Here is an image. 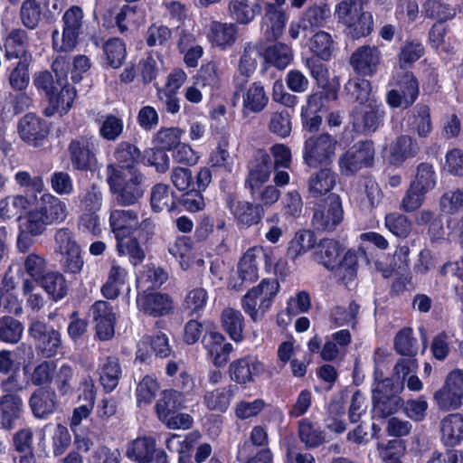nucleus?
<instances>
[{
    "label": "nucleus",
    "instance_id": "obj_1",
    "mask_svg": "<svg viewBox=\"0 0 463 463\" xmlns=\"http://www.w3.org/2000/svg\"><path fill=\"white\" fill-rule=\"evenodd\" d=\"M109 227L113 232L119 255H128L134 266L141 264L146 254L142 245L152 239L155 225L150 218L138 222L137 212L131 209L110 211Z\"/></svg>",
    "mask_w": 463,
    "mask_h": 463
},
{
    "label": "nucleus",
    "instance_id": "obj_2",
    "mask_svg": "<svg viewBox=\"0 0 463 463\" xmlns=\"http://www.w3.org/2000/svg\"><path fill=\"white\" fill-rule=\"evenodd\" d=\"M360 258L367 259L363 246L345 250V246L334 238L320 239L311 252L314 262L348 281L356 278Z\"/></svg>",
    "mask_w": 463,
    "mask_h": 463
},
{
    "label": "nucleus",
    "instance_id": "obj_3",
    "mask_svg": "<svg viewBox=\"0 0 463 463\" xmlns=\"http://www.w3.org/2000/svg\"><path fill=\"white\" fill-rule=\"evenodd\" d=\"M106 173L107 183L117 205L131 206L138 203L146 190V177L140 171L125 173L109 164Z\"/></svg>",
    "mask_w": 463,
    "mask_h": 463
},
{
    "label": "nucleus",
    "instance_id": "obj_4",
    "mask_svg": "<svg viewBox=\"0 0 463 463\" xmlns=\"http://www.w3.org/2000/svg\"><path fill=\"white\" fill-rule=\"evenodd\" d=\"M33 83L40 94H43L49 100L53 110L61 116L71 109L76 98V90L71 85H65L52 72L48 70L37 71L33 74Z\"/></svg>",
    "mask_w": 463,
    "mask_h": 463
},
{
    "label": "nucleus",
    "instance_id": "obj_5",
    "mask_svg": "<svg viewBox=\"0 0 463 463\" xmlns=\"http://www.w3.org/2000/svg\"><path fill=\"white\" fill-rule=\"evenodd\" d=\"M307 203L312 212L311 227L317 233H332L343 222L344 209L338 194L331 193Z\"/></svg>",
    "mask_w": 463,
    "mask_h": 463
},
{
    "label": "nucleus",
    "instance_id": "obj_6",
    "mask_svg": "<svg viewBox=\"0 0 463 463\" xmlns=\"http://www.w3.org/2000/svg\"><path fill=\"white\" fill-rule=\"evenodd\" d=\"M99 141L94 135L83 134L71 138L67 146L71 171L75 174H94L99 168Z\"/></svg>",
    "mask_w": 463,
    "mask_h": 463
},
{
    "label": "nucleus",
    "instance_id": "obj_7",
    "mask_svg": "<svg viewBox=\"0 0 463 463\" xmlns=\"http://www.w3.org/2000/svg\"><path fill=\"white\" fill-rule=\"evenodd\" d=\"M335 13L353 39L367 37L373 31V14L364 11L361 0H342L336 5Z\"/></svg>",
    "mask_w": 463,
    "mask_h": 463
},
{
    "label": "nucleus",
    "instance_id": "obj_8",
    "mask_svg": "<svg viewBox=\"0 0 463 463\" xmlns=\"http://www.w3.org/2000/svg\"><path fill=\"white\" fill-rule=\"evenodd\" d=\"M279 287L277 279L265 278L242 297V309L252 321L256 322L260 319L271 307L279 291Z\"/></svg>",
    "mask_w": 463,
    "mask_h": 463
},
{
    "label": "nucleus",
    "instance_id": "obj_9",
    "mask_svg": "<svg viewBox=\"0 0 463 463\" xmlns=\"http://www.w3.org/2000/svg\"><path fill=\"white\" fill-rule=\"evenodd\" d=\"M389 85L392 89L386 92L385 101L391 109H410L420 93V81L411 71L397 72Z\"/></svg>",
    "mask_w": 463,
    "mask_h": 463
},
{
    "label": "nucleus",
    "instance_id": "obj_10",
    "mask_svg": "<svg viewBox=\"0 0 463 463\" xmlns=\"http://www.w3.org/2000/svg\"><path fill=\"white\" fill-rule=\"evenodd\" d=\"M84 13L80 5L70 6L62 14L61 42L59 43V31L52 33V47L59 52H69L74 50L79 43L82 33Z\"/></svg>",
    "mask_w": 463,
    "mask_h": 463
},
{
    "label": "nucleus",
    "instance_id": "obj_11",
    "mask_svg": "<svg viewBox=\"0 0 463 463\" xmlns=\"http://www.w3.org/2000/svg\"><path fill=\"white\" fill-rule=\"evenodd\" d=\"M336 145L335 137L328 133L311 135L304 142V163L312 168L330 165L335 154Z\"/></svg>",
    "mask_w": 463,
    "mask_h": 463
},
{
    "label": "nucleus",
    "instance_id": "obj_12",
    "mask_svg": "<svg viewBox=\"0 0 463 463\" xmlns=\"http://www.w3.org/2000/svg\"><path fill=\"white\" fill-rule=\"evenodd\" d=\"M375 147L371 139L359 140L344 152L339 159L338 165L342 175L352 176L363 168H371L374 165Z\"/></svg>",
    "mask_w": 463,
    "mask_h": 463
},
{
    "label": "nucleus",
    "instance_id": "obj_13",
    "mask_svg": "<svg viewBox=\"0 0 463 463\" xmlns=\"http://www.w3.org/2000/svg\"><path fill=\"white\" fill-rule=\"evenodd\" d=\"M28 333L42 356L52 358L62 352L61 335L52 326L34 320L30 324Z\"/></svg>",
    "mask_w": 463,
    "mask_h": 463
},
{
    "label": "nucleus",
    "instance_id": "obj_14",
    "mask_svg": "<svg viewBox=\"0 0 463 463\" xmlns=\"http://www.w3.org/2000/svg\"><path fill=\"white\" fill-rule=\"evenodd\" d=\"M390 380L381 389H372L373 411L378 417L386 419L401 410L403 399L399 395L402 384L391 387Z\"/></svg>",
    "mask_w": 463,
    "mask_h": 463
},
{
    "label": "nucleus",
    "instance_id": "obj_15",
    "mask_svg": "<svg viewBox=\"0 0 463 463\" xmlns=\"http://www.w3.org/2000/svg\"><path fill=\"white\" fill-rule=\"evenodd\" d=\"M202 345L217 368L227 364L230 354L233 351L232 345L226 341L225 336L219 332L218 326L214 323L206 325Z\"/></svg>",
    "mask_w": 463,
    "mask_h": 463
},
{
    "label": "nucleus",
    "instance_id": "obj_16",
    "mask_svg": "<svg viewBox=\"0 0 463 463\" xmlns=\"http://www.w3.org/2000/svg\"><path fill=\"white\" fill-rule=\"evenodd\" d=\"M136 304L141 313L154 318L169 316L175 309L173 298L169 294L154 289L137 292Z\"/></svg>",
    "mask_w": 463,
    "mask_h": 463
},
{
    "label": "nucleus",
    "instance_id": "obj_17",
    "mask_svg": "<svg viewBox=\"0 0 463 463\" xmlns=\"http://www.w3.org/2000/svg\"><path fill=\"white\" fill-rule=\"evenodd\" d=\"M0 51L3 52L5 62L33 61L30 37L22 28H13L3 36Z\"/></svg>",
    "mask_w": 463,
    "mask_h": 463
},
{
    "label": "nucleus",
    "instance_id": "obj_18",
    "mask_svg": "<svg viewBox=\"0 0 463 463\" xmlns=\"http://www.w3.org/2000/svg\"><path fill=\"white\" fill-rule=\"evenodd\" d=\"M17 130L25 144L33 147H41L48 141L51 128L44 118L29 112L20 118Z\"/></svg>",
    "mask_w": 463,
    "mask_h": 463
},
{
    "label": "nucleus",
    "instance_id": "obj_19",
    "mask_svg": "<svg viewBox=\"0 0 463 463\" xmlns=\"http://www.w3.org/2000/svg\"><path fill=\"white\" fill-rule=\"evenodd\" d=\"M434 399L441 410L459 408L463 400V370L451 371L446 377L444 385L435 392Z\"/></svg>",
    "mask_w": 463,
    "mask_h": 463
},
{
    "label": "nucleus",
    "instance_id": "obj_20",
    "mask_svg": "<svg viewBox=\"0 0 463 463\" xmlns=\"http://www.w3.org/2000/svg\"><path fill=\"white\" fill-rule=\"evenodd\" d=\"M264 370V364L256 356L246 355L233 360L229 365L228 373L235 385L246 388L248 384L254 383Z\"/></svg>",
    "mask_w": 463,
    "mask_h": 463
},
{
    "label": "nucleus",
    "instance_id": "obj_21",
    "mask_svg": "<svg viewBox=\"0 0 463 463\" xmlns=\"http://www.w3.org/2000/svg\"><path fill=\"white\" fill-rule=\"evenodd\" d=\"M90 42L96 48L102 49V66L118 69L126 61L128 52L126 43L119 37H110L107 40L99 34L90 36Z\"/></svg>",
    "mask_w": 463,
    "mask_h": 463
},
{
    "label": "nucleus",
    "instance_id": "obj_22",
    "mask_svg": "<svg viewBox=\"0 0 463 463\" xmlns=\"http://www.w3.org/2000/svg\"><path fill=\"white\" fill-rule=\"evenodd\" d=\"M384 107L381 100L372 99L369 103L360 105L354 112V127L365 134L375 132L383 125Z\"/></svg>",
    "mask_w": 463,
    "mask_h": 463
},
{
    "label": "nucleus",
    "instance_id": "obj_23",
    "mask_svg": "<svg viewBox=\"0 0 463 463\" xmlns=\"http://www.w3.org/2000/svg\"><path fill=\"white\" fill-rule=\"evenodd\" d=\"M382 61V52L375 45L364 44L355 49L350 56V65L354 73L362 77L376 74Z\"/></svg>",
    "mask_w": 463,
    "mask_h": 463
},
{
    "label": "nucleus",
    "instance_id": "obj_24",
    "mask_svg": "<svg viewBox=\"0 0 463 463\" xmlns=\"http://www.w3.org/2000/svg\"><path fill=\"white\" fill-rule=\"evenodd\" d=\"M212 181V171L202 167L195 175V186L185 190L179 200L180 204L190 213H197L204 209L205 202L203 192Z\"/></svg>",
    "mask_w": 463,
    "mask_h": 463
},
{
    "label": "nucleus",
    "instance_id": "obj_25",
    "mask_svg": "<svg viewBox=\"0 0 463 463\" xmlns=\"http://www.w3.org/2000/svg\"><path fill=\"white\" fill-rule=\"evenodd\" d=\"M95 322L96 335L100 341L111 339L115 334L116 314L111 304L106 300H97L90 307Z\"/></svg>",
    "mask_w": 463,
    "mask_h": 463
},
{
    "label": "nucleus",
    "instance_id": "obj_26",
    "mask_svg": "<svg viewBox=\"0 0 463 463\" xmlns=\"http://www.w3.org/2000/svg\"><path fill=\"white\" fill-rule=\"evenodd\" d=\"M29 406L36 419L47 420L59 407L55 390L49 385L35 389L29 399Z\"/></svg>",
    "mask_w": 463,
    "mask_h": 463
},
{
    "label": "nucleus",
    "instance_id": "obj_27",
    "mask_svg": "<svg viewBox=\"0 0 463 463\" xmlns=\"http://www.w3.org/2000/svg\"><path fill=\"white\" fill-rule=\"evenodd\" d=\"M272 170V160L265 151H260L254 156L245 180V187L250 189L254 196L262 185L269 180Z\"/></svg>",
    "mask_w": 463,
    "mask_h": 463
},
{
    "label": "nucleus",
    "instance_id": "obj_28",
    "mask_svg": "<svg viewBox=\"0 0 463 463\" xmlns=\"http://www.w3.org/2000/svg\"><path fill=\"white\" fill-rule=\"evenodd\" d=\"M24 412V402L18 393H5L0 396V429L13 430L22 420Z\"/></svg>",
    "mask_w": 463,
    "mask_h": 463
},
{
    "label": "nucleus",
    "instance_id": "obj_29",
    "mask_svg": "<svg viewBox=\"0 0 463 463\" xmlns=\"http://www.w3.org/2000/svg\"><path fill=\"white\" fill-rule=\"evenodd\" d=\"M33 432L30 428L20 429L13 435L11 449L14 463H36L33 448Z\"/></svg>",
    "mask_w": 463,
    "mask_h": 463
},
{
    "label": "nucleus",
    "instance_id": "obj_30",
    "mask_svg": "<svg viewBox=\"0 0 463 463\" xmlns=\"http://www.w3.org/2000/svg\"><path fill=\"white\" fill-rule=\"evenodd\" d=\"M238 38V26L233 23H222L212 21L210 24L207 39L213 46L221 50L231 48Z\"/></svg>",
    "mask_w": 463,
    "mask_h": 463
},
{
    "label": "nucleus",
    "instance_id": "obj_31",
    "mask_svg": "<svg viewBox=\"0 0 463 463\" xmlns=\"http://www.w3.org/2000/svg\"><path fill=\"white\" fill-rule=\"evenodd\" d=\"M269 96L260 81H254L242 94L241 114L248 118L262 112L269 103Z\"/></svg>",
    "mask_w": 463,
    "mask_h": 463
},
{
    "label": "nucleus",
    "instance_id": "obj_32",
    "mask_svg": "<svg viewBox=\"0 0 463 463\" xmlns=\"http://www.w3.org/2000/svg\"><path fill=\"white\" fill-rule=\"evenodd\" d=\"M113 156L116 167L123 172L140 171L137 166L141 162L142 155L140 149L128 141H121L114 150Z\"/></svg>",
    "mask_w": 463,
    "mask_h": 463
},
{
    "label": "nucleus",
    "instance_id": "obj_33",
    "mask_svg": "<svg viewBox=\"0 0 463 463\" xmlns=\"http://www.w3.org/2000/svg\"><path fill=\"white\" fill-rule=\"evenodd\" d=\"M231 212L239 226L250 227L260 222L264 216L263 206L246 201H238L231 206Z\"/></svg>",
    "mask_w": 463,
    "mask_h": 463
},
{
    "label": "nucleus",
    "instance_id": "obj_34",
    "mask_svg": "<svg viewBox=\"0 0 463 463\" xmlns=\"http://www.w3.org/2000/svg\"><path fill=\"white\" fill-rule=\"evenodd\" d=\"M185 396L175 389H165L160 392L159 399L155 404V411L158 420H165L174 412H177L185 406Z\"/></svg>",
    "mask_w": 463,
    "mask_h": 463
},
{
    "label": "nucleus",
    "instance_id": "obj_35",
    "mask_svg": "<svg viewBox=\"0 0 463 463\" xmlns=\"http://www.w3.org/2000/svg\"><path fill=\"white\" fill-rule=\"evenodd\" d=\"M53 302L63 299L69 292V283L60 271H48L37 282Z\"/></svg>",
    "mask_w": 463,
    "mask_h": 463
},
{
    "label": "nucleus",
    "instance_id": "obj_36",
    "mask_svg": "<svg viewBox=\"0 0 463 463\" xmlns=\"http://www.w3.org/2000/svg\"><path fill=\"white\" fill-rule=\"evenodd\" d=\"M419 152L415 139L407 135H401L390 146L389 162L395 166L402 165L408 158L414 157Z\"/></svg>",
    "mask_w": 463,
    "mask_h": 463
},
{
    "label": "nucleus",
    "instance_id": "obj_37",
    "mask_svg": "<svg viewBox=\"0 0 463 463\" xmlns=\"http://www.w3.org/2000/svg\"><path fill=\"white\" fill-rule=\"evenodd\" d=\"M237 391L238 386L231 383L224 387H219L211 392H206L203 396V403L210 411L224 413L229 409L231 402Z\"/></svg>",
    "mask_w": 463,
    "mask_h": 463
},
{
    "label": "nucleus",
    "instance_id": "obj_38",
    "mask_svg": "<svg viewBox=\"0 0 463 463\" xmlns=\"http://www.w3.org/2000/svg\"><path fill=\"white\" fill-rule=\"evenodd\" d=\"M337 175L329 168H322L315 175H311L308 180L309 196L313 200L324 198L323 195L331 194V190L335 187Z\"/></svg>",
    "mask_w": 463,
    "mask_h": 463
},
{
    "label": "nucleus",
    "instance_id": "obj_39",
    "mask_svg": "<svg viewBox=\"0 0 463 463\" xmlns=\"http://www.w3.org/2000/svg\"><path fill=\"white\" fill-rule=\"evenodd\" d=\"M441 441L447 447H455L463 440V415L450 413L441 420Z\"/></svg>",
    "mask_w": 463,
    "mask_h": 463
},
{
    "label": "nucleus",
    "instance_id": "obj_40",
    "mask_svg": "<svg viewBox=\"0 0 463 463\" xmlns=\"http://www.w3.org/2000/svg\"><path fill=\"white\" fill-rule=\"evenodd\" d=\"M272 3L265 4V14L262 17V24L267 26V33L271 34L275 40L279 39L285 29L288 16L287 13L281 8Z\"/></svg>",
    "mask_w": 463,
    "mask_h": 463
},
{
    "label": "nucleus",
    "instance_id": "obj_41",
    "mask_svg": "<svg viewBox=\"0 0 463 463\" xmlns=\"http://www.w3.org/2000/svg\"><path fill=\"white\" fill-rule=\"evenodd\" d=\"M425 46L420 39H406L397 53L400 69L410 71L414 63L425 55Z\"/></svg>",
    "mask_w": 463,
    "mask_h": 463
},
{
    "label": "nucleus",
    "instance_id": "obj_42",
    "mask_svg": "<svg viewBox=\"0 0 463 463\" xmlns=\"http://www.w3.org/2000/svg\"><path fill=\"white\" fill-rule=\"evenodd\" d=\"M99 383L107 393L113 392L118 385L122 375L119 359L108 356L99 368Z\"/></svg>",
    "mask_w": 463,
    "mask_h": 463
},
{
    "label": "nucleus",
    "instance_id": "obj_43",
    "mask_svg": "<svg viewBox=\"0 0 463 463\" xmlns=\"http://www.w3.org/2000/svg\"><path fill=\"white\" fill-rule=\"evenodd\" d=\"M33 61H11L6 67V77L13 90H26L30 84V66Z\"/></svg>",
    "mask_w": 463,
    "mask_h": 463
},
{
    "label": "nucleus",
    "instance_id": "obj_44",
    "mask_svg": "<svg viewBox=\"0 0 463 463\" xmlns=\"http://www.w3.org/2000/svg\"><path fill=\"white\" fill-rule=\"evenodd\" d=\"M157 451H159V449H156L155 438L145 436L137 438L129 443L127 456L128 458L135 459L138 463H147Z\"/></svg>",
    "mask_w": 463,
    "mask_h": 463
},
{
    "label": "nucleus",
    "instance_id": "obj_45",
    "mask_svg": "<svg viewBox=\"0 0 463 463\" xmlns=\"http://www.w3.org/2000/svg\"><path fill=\"white\" fill-rule=\"evenodd\" d=\"M33 199L25 195L6 197L0 201V218L6 221L13 218L20 220L27 213Z\"/></svg>",
    "mask_w": 463,
    "mask_h": 463
},
{
    "label": "nucleus",
    "instance_id": "obj_46",
    "mask_svg": "<svg viewBox=\"0 0 463 463\" xmlns=\"http://www.w3.org/2000/svg\"><path fill=\"white\" fill-rule=\"evenodd\" d=\"M298 437L307 449H316L326 442V432L308 418L298 422Z\"/></svg>",
    "mask_w": 463,
    "mask_h": 463
},
{
    "label": "nucleus",
    "instance_id": "obj_47",
    "mask_svg": "<svg viewBox=\"0 0 463 463\" xmlns=\"http://www.w3.org/2000/svg\"><path fill=\"white\" fill-rule=\"evenodd\" d=\"M222 329L235 343L243 340L244 317L241 311L234 308H225L221 315Z\"/></svg>",
    "mask_w": 463,
    "mask_h": 463
},
{
    "label": "nucleus",
    "instance_id": "obj_48",
    "mask_svg": "<svg viewBox=\"0 0 463 463\" xmlns=\"http://www.w3.org/2000/svg\"><path fill=\"white\" fill-rule=\"evenodd\" d=\"M150 205L155 213L173 211L176 207L174 191L168 184H156L151 189Z\"/></svg>",
    "mask_w": 463,
    "mask_h": 463
},
{
    "label": "nucleus",
    "instance_id": "obj_49",
    "mask_svg": "<svg viewBox=\"0 0 463 463\" xmlns=\"http://www.w3.org/2000/svg\"><path fill=\"white\" fill-rule=\"evenodd\" d=\"M228 9L232 19L237 24L246 25L251 23L257 14L261 13L262 7L260 3L250 5L248 0H232Z\"/></svg>",
    "mask_w": 463,
    "mask_h": 463
},
{
    "label": "nucleus",
    "instance_id": "obj_50",
    "mask_svg": "<svg viewBox=\"0 0 463 463\" xmlns=\"http://www.w3.org/2000/svg\"><path fill=\"white\" fill-rule=\"evenodd\" d=\"M255 251V248H250L238 262L237 271L241 285L251 284L259 279Z\"/></svg>",
    "mask_w": 463,
    "mask_h": 463
},
{
    "label": "nucleus",
    "instance_id": "obj_51",
    "mask_svg": "<svg viewBox=\"0 0 463 463\" xmlns=\"http://www.w3.org/2000/svg\"><path fill=\"white\" fill-rule=\"evenodd\" d=\"M416 222L420 226H428V235L431 241L444 239L445 229L442 214L423 210L417 216Z\"/></svg>",
    "mask_w": 463,
    "mask_h": 463
},
{
    "label": "nucleus",
    "instance_id": "obj_52",
    "mask_svg": "<svg viewBox=\"0 0 463 463\" xmlns=\"http://www.w3.org/2000/svg\"><path fill=\"white\" fill-rule=\"evenodd\" d=\"M264 58L267 63L279 70H284L293 60V52L288 44L276 42L266 48Z\"/></svg>",
    "mask_w": 463,
    "mask_h": 463
},
{
    "label": "nucleus",
    "instance_id": "obj_53",
    "mask_svg": "<svg viewBox=\"0 0 463 463\" xmlns=\"http://www.w3.org/2000/svg\"><path fill=\"white\" fill-rule=\"evenodd\" d=\"M346 94L360 105L369 103L372 99H377L371 97L372 84L364 77L357 76L350 79L345 85Z\"/></svg>",
    "mask_w": 463,
    "mask_h": 463
},
{
    "label": "nucleus",
    "instance_id": "obj_54",
    "mask_svg": "<svg viewBox=\"0 0 463 463\" xmlns=\"http://www.w3.org/2000/svg\"><path fill=\"white\" fill-rule=\"evenodd\" d=\"M52 382L60 396L72 395L76 383L73 367L69 364H62L58 369H55Z\"/></svg>",
    "mask_w": 463,
    "mask_h": 463
},
{
    "label": "nucleus",
    "instance_id": "obj_55",
    "mask_svg": "<svg viewBox=\"0 0 463 463\" xmlns=\"http://www.w3.org/2000/svg\"><path fill=\"white\" fill-rule=\"evenodd\" d=\"M41 200L39 210L50 224L64 221L66 218V205L62 201L49 194H43Z\"/></svg>",
    "mask_w": 463,
    "mask_h": 463
},
{
    "label": "nucleus",
    "instance_id": "obj_56",
    "mask_svg": "<svg viewBox=\"0 0 463 463\" xmlns=\"http://www.w3.org/2000/svg\"><path fill=\"white\" fill-rule=\"evenodd\" d=\"M316 232L313 229L298 231L289 242V254L297 258L309 250L314 251L315 245L317 243Z\"/></svg>",
    "mask_w": 463,
    "mask_h": 463
},
{
    "label": "nucleus",
    "instance_id": "obj_57",
    "mask_svg": "<svg viewBox=\"0 0 463 463\" xmlns=\"http://www.w3.org/2000/svg\"><path fill=\"white\" fill-rule=\"evenodd\" d=\"M127 271L118 265H112L107 281L101 287V294L107 299H116L125 284Z\"/></svg>",
    "mask_w": 463,
    "mask_h": 463
},
{
    "label": "nucleus",
    "instance_id": "obj_58",
    "mask_svg": "<svg viewBox=\"0 0 463 463\" xmlns=\"http://www.w3.org/2000/svg\"><path fill=\"white\" fill-rule=\"evenodd\" d=\"M334 41L329 33L325 31L317 32L310 39L309 49L313 53L312 57L319 58L327 61L333 53Z\"/></svg>",
    "mask_w": 463,
    "mask_h": 463
},
{
    "label": "nucleus",
    "instance_id": "obj_59",
    "mask_svg": "<svg viewBox=\"0 0 463 463\" xmlns=\"http://www.w3.org/2000/svg\"><path fill=\"white\" fill-rule=\"evenodd\" d=\"M339 82L335 80H326V82L317 84L318 90L308 96L307 99L313 106L320 108L325 107L330 101L336 100L338 98Z\"/></svg>",
    "mask_w": 463,
    "mask_h": 463
},
{
    "label": "nucleus",
    "instance_id": "obj_60",
    "mask_svg": "<svg viewBox=\"0 0 463 463\" xmlns=\"http://www.w3.org/2000/svg\"><path fill=\"white\" fill-rule=\"evenodd\" d=\"M410 126L420 137H428L432 131V122L430 118V109L426 104H417L413 115L410 118Z\"/></svg>",
    "mask_w": 463,
    "mask_h": 463
},
{
    "label": "nucleus",
    "instance_id": "obj_61",
    "mask_svg": "<svg viewBox=\"0 0 463 463\" xmlns=\"http://www.w3.org/2000/svg\"><path fill=\"white\" fill-rule=\"evenodd\" d=\"M173 31L160 22L152 23L145 33V43L147 47H166L172 38Z\"/></svg>",
    "mask_w": 463,
    "mask_h": 463
},
{
    "label": "nucleus",
    "instance_id": "obj_62",
    "mask_svg": "<svg viewBox=\"0 0 463 463\" xmlns=\"http://www.w3.org/2000/svg\"><path fill=\"white\" fill-rule=\"evenodd\" d=\"M225 226V221L218 218L213 214H203L197 221L194 238L197 242L205 241L209 236L213 232L214 228L218 230L223 229Z\"/></svg>",
    "mask_w": 463,
    "mask_h": 463
},
{
    "label": "nucleus",
    "instance_id": "obj_63",
    "mask_svg": "<svg viewBox=\"0 0 463 463\" xmlns=\"http://www.w3.org/2000/svg\"><path fill=\"white\" fill-rule=\"evenodd\" d=\"M160 384L154 375L146 374L137 383L136 399L138 406L151 404L159 391Z\"/></svg>",
    "mask_w": 463,
    "mask_h": 463
},
{
    "label": "nucleus",
    "instance_id": "obj_64",
    "mask_svg": "<svg viewBox=\"0 0 463 463\" xmlns=\"http://www.w3.org/2000/svg\"><path fill=\"white\" fill-rule=\"evenodd\" d=\"M378 450L384 463H402L406 451V442L402 439H392L387 443H379Z\"/></svg>",
    "mask_w": 463,
    "mask_h": 463
}]
</instances>
